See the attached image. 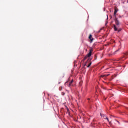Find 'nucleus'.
<instances>
[{
  "mask_svg": "<svg viewBox=\"0 0 128 128\" xmlns=\"http://www.w3.org/2000/svg\"><path fill=\"white\" fill-rule=\"evenodd\" d=\"M110 76V74H104L102 76V78L105 80H114L115 78H116L118 76V74L112 75L110 78H108V76Z\"/></svg>",
  "mask_w": 128,
  "mask_h": 128,
  "instance_id": "nucleus-1",
  "label": "nucleus"
},
{
  "mask_svg": "<svg viewBox=\"0 0 128 128\" xmlns=\"http://www.w3.org/2000/svg\"><path fill=\"white\" fill-rule=\"evenodd\" d=\"M117 88L120 92H128V88L124 86L119 85L117 86Z\"/></svg>",
  "mask_w": 128,
  "mask_h": 128,
  "instance_id": "nucleus-2",
  "label": "nucleus"
},
{
  "mask_svg": "<svg viewBox=\"0 0 128 128\" xmlns=\"http://www.w3.org/2000/svg\"><path fill=\"white\" fill-rule=\"evenodd\" d=\"M86 46H88V48H90V50H89V53L87 54V56L90 58V60H92V58H91L92 56V50L94 49V47H90L88 44H86Z\"/></svg>",
  "mask_w": 128,
  "mask_h": 128,
  "instance_id": "nucleus-3",
  "label": "nucleus"
},
{
  "mask_svg": "<svg viewBox=\"0 0 128 128\" xmlns=\"http://www.w3.org/2000/svg\"><path fill=\"white\" fill-rule=\"evenodd\" d=\"M114 32H120L122 30V28H118V27L116 25H114Z\"/></svg>",
  "mask_w": 128,
  "mask_h": 128,
  "instance_id": "nucleus-4",
  "label": "nucleus"
},
{
  "mask_svg": "<svg viewBox=\"0 0 128 128\" xmlns=\"http://www.w3.org/2000/svg\"><path fill=\"white\" fill-rule=\"evenodd\" d=\"M114 20L116 22V24L118 28H120L119 26L120 24V20H118V18H115L114 19Z\"/></svg>",
  "mask_w": 128,
  "mask_h": 128,
  "instance_id": "nucleus-5",
  "label": "nucleus"
},
{
  "mask_svg": "<svg viewBox=\"0 0 128 128\" xmlns=\"http://www.w3.org/2000/svg\"><path fill=\"white\" fill-rule=\"evenodd\" d=\"M122 102L126 104H128V98H123L122 99Z\"/></svg>",
  "mask_w": 128,
  "mask_h": 128,
  "instance_id": "nucleus-6",
  "label": "nucleus"
},
{
  "mask_svg": "<svg viewBox=\"0 0 128 128\" xmlns=\"http://www.w3.org/2000/svg\"><path fill=\"white\" fill-rule=\"evenodd\" d=\"M88 38L90 40V44H92V42H94V38H92V34H90Z\"/></svg>",
  "mask_w": 128,
  "mask_h": 128,
  "instance_id": "nucleus-7",
  "label": "nucleus"
},
{
  "mask_svg": "<svg viewBox=\"0 0 128 128\" xmlns=\"http://www.w3.org/2000/svg\"><path fill=\"white\" fill-rule=\"evenodd\" d=\"M61 114L64 118V116H66V110L64 108H62L61 109Z\"/></svg>",
  "mask_w": 128,
  "mask_h": 128,
  "instance_id": "nucleus-8",
  "label": "nucleus"
},
{
  "mask_svg": "<svg viewBox=\"0 0 128 128\" xmlns=\"http://www.w3.org/2000/svg\"><path fill=\"white\" fill-rule=\"evenodd\" d=\"M82 72L85 74L86 72V68L83 67L82 68Z\"/></svg>",
  "mask_w": 128,
  "mask_h": 128,
  "instance_id": "nucleus-9",
  "label": "nucleus"
},
{
  "mask_svg": "<svg viewBox=\"0 0 128 128\" xmlns=\"http://www.w3.org/2000/svg\"><path fill=\"white\" fill-rule=\"evenodd\" d=\"M114 14H118V12L120 10L118 8H114Z\"/></svg>",
  "mask_w": 128,
  "mask_h": 128,
  "instance_id": "nucleus-10",
  "label": "nucleus"
},
{
  "mask_svg": "<svg viewBox=\"0 0 128 128\" xmlns=\"http://www.w3.org/2000/svg\"><path fill=\"white\" fill-rule=\"evenodd\" d=\"M72 84H74V80H71L70 82L68 84V87L70 88L72 86H74Z\"/></svg>",
  "mask_w": 128,
  "mask_h": 128,
  "instance_id": "nucleus-11",
  "label": "nucleus"
},
{
  "mask_svg": "<svg viewBox=\"0 0 128 128\" xmlns=\"http://www.w3.org/2000/svg\"><path fill=\"white\" fill-rule=\"evenodd\" d=\"M120 48H119L118 50H116V51H115L114 53L113 54H116V52H120Z\"/></svg>",
  "mask_w": 128,
  "mask_h": 128,
  "instance_id": "nucleus-12",
  "label": "nucleus"
},
{
  "mask_svg": "<svg viewBox=\"0 0 128 128\" xmlns=\"http://www.w3.org/2000/svg\"><path fill=\"white\" fill-rule=\"evenodd\" d=\"M92 62H90V64L88 66H87V68H90V66H92Z\"/></svg>",
  "mask_w": 128,
  "mask_h": 128,
  "instance_id": "nucleus-13",
  "label": "nucleus"
},
{
  "mask_svg": "<svg viewBox=\"0 0 128 128\" xmlns=\"http://www.w3.org/2000/svg\"><path fill=\"white\" fill-rule=\"evenodd\" d=\"M122 108L124 110H128V108L126 106H122Z\"/></svg>",
  "mask_w": 128,
  "mask_h": 128,
  "instance_id": "nucleus-14",
  "label": "nucleus"
},
{
  "mask_svg": "<svg viewBox=\"0 0 128 128\" xmlns=\"http://www.w3.org/2000/svg\"><path fill=\"white\" fill-rule=\"evenodd\" d=\"M114 19L115 18H116V14L114 13Z\"/></svg>",
  "mask_w": 128,
  "mask_h": 128,
  "instance_id": "nucleus-15",
  "label": "nucleus"
},
{
  "mask_svg": "<svg viewBox=\"0 0 128 128\" xmlns=\"http://www.w3.org/2000/svg\"><path fill=\"white\" fill-rule=\"evenodd\" d=\"M98 60V56L96 55H94V60Z\"/></svg>",
  "mask_w": 128,
  "mask_h": 128,
  "instance_id": "nucleus-16",
  "label": "nucleus"
},
{
  "mask_svg": "<svg viewBox=\"0 0 128 128\" xmlns=\"http://www.w3.org/2000/svg\"><path fill=\"white\" fill-rule=\"evenodd\" d=\"M66 108L68 112H70V108H68V106H66Z\"/></svg>",
  "mask_w": 128,
  "mask_h": 128,
  "instance_id": "nucleus-17",
  "label": "nucleus"
},
{
  "mask_svg": "<svg viewBox=\"0 0 128 128\" xmlns=\"http://www.w3.org/2000/svg\"><path fill=\"white\" fill-rule=\"evenodd\" d=\"M100 116H102V118H105L106 116H104V114H102V113H100Z\"/></svg>",
  "mask_w": 128,
  "mask_h": 128,
  "instance_id": "nucleus-18",
  "label": "nucleus"
},
{
  "mask_svg": "<svg viewBox=\"0 0 128 128\" xmlns=\"http://www.w3.org/2000/svg\"><path fill=\"white\" fill-rule=\"evenodd\" d=\"M105 120H106L108 122H110V119H108V116H106V118H105Z\"/></svg>",
  "mask_w": 128,
  "mask_h": 128,
  "instance_id": "nucleus-19",
  "label": "nucleus"
},
{
  "mask_svg": "<svg viewBox=\"0 0 128 128\" xmlns=\"http://www.w3.org/2000/svg\"><path fill=\"white\" fill-rule=\"evenodd\" d=\"M108 22H106V24H105V26H108Z\"/></svg>",
  "mask_w": 128,
  "mask_h": 128,
  "instance_id": "nucleus-20",
  "label": "nucleus"
},
{
  "mask_svg": "<svg viewBox=\"0 0 128 128\" xmlns=\"http://www.w3.org/2000/svg\"><path fill=\"white\" fill-rule=\"evenodd\" d=\"M102 29L101 28V29H100V30H99L98 32V34L100 33V32H102Z\"/></svg>",
  "mask_w": 128,
  "mask_h": 128,
  "instance_id": "nucleus-21",
  "label": "nucleus"
},
{
  "mask_svg": "<svg viewBox=\"0 0 128 128\" xmlns=\"http://www.w3.org/2000/svg\"><path fill=\"white\" fill-rule=\"evenodd\" d=\"M102 88H103V90H106V88L104 87V86H102Z\"/></svg>",
  "mask_w": 128,
  "mask_h": 128,
  "instance_id": "nucleus-22",
  "label": "nucleus"
},
{
  "mask_svg": "<svg viewBox=\"0 0 128 128\" xmlns=\"http://www.w3.org/2000/svg\"><path fill=\"white\" fill-rule=\"evenodd\" d=\"M62 96H66V93H64V92H62Z\"/></svg>",
  "mask_w": 128,
  "mask_h": 128,
  "instance_id": "nucleus-23",
  "label": "nucleus"
},
{
  "mask_svg": "<svg viewBox=\"0 0 128 128\" xmlns=\"http://www.w3.org/2000/svg\"><path fill=\"white\" fill-rule=\"evenodd\" d=\"M108 122H109V124H110V126H112V122L109 121Z\"/></svg>",
  "mask_w": 128,
  "mask_h": 128,
  "instance_id": "nucleus-24",
  "label": "nucleus"
},
{
  "mask_svg": "<svg viewBox=\"0 0 128 128\" xmlns=\"http://www.w3.org/2000/svg\"><path fill=\"white\" fill-rule=\"evenodd\" d=\"M60 91L62 90V86L61 88H60Z\"/></svg>",
  "mask_w": 128,
  "mask_h": 128,
  "instance_id": "nucleus-25",
  "label": "nucleus"
},
{
  "mask_svg": "<svg viewBox=\"0 0 128 128\" xmlns=\"http://www.w3.org/2000/svg\"><path fill=\"white\" fill-rule=\"evenodd\" d=\"M86 66H88V65H87L86 64H85L84 65V68H86Z\"/></svg>",
  "mask_w": 128,
  "mask_h": 128,
  "instance_id": "nucleus-26",
  "label": "nucleus"
},
{
  "mask_svg": "<svg viewBox=\"0 0 128 128\" xmlns=\"http://www.w3.org/2000/svg\"><path fill=\"white\" fill-rule=\"evenodd\" d=\"M68 81H67L66 83H65V86H66V84H68Z\"/></svg>",
  "mask_w": 128,
  "mask_h": 128,
  "instance_id": "nucleus-27",
  "label": "nucleus"
},
{
  "mask_svg": "<svg viewBox=\"0 0 128 128\" xmlns=\"http://www.w3.org/2000/svg\"><path fill=\"white\" fill-rule=\"evenodd\" d=\"M107 20H108V15H107V19H106Z\"/></svg>",
  "mask_w": 128,
  "mask_h": 128,
  "instance_id": "nucleus-28",
  "label": "nucleus"
},
{
  "mask_svg": "<svg viewBox=\"0 0 128 128\" xmlns=\"http://www.w3.org/2000/svg\"><path fill=\"white\" fill-rule=\"evenodd\" d=\"M116 122H118V124H120V122H118V120H116Z\"/></svg>",
  "mask_w": 128,
  "mask_h": 128,
  "instance_id": "nucleus-29",
  "label": "nucleus"
},
{
  "mask_svg": "<svg viewBox=\"0 0 128 128\" xmlns=\"http://www.w3.org/2000/svg\"><path fill=\"white\" fill-rule=\"evenodd\" d=\"M96 46V44H94L93 46L94 47V46Z\"/></svg>",
  "mask_w": 128,
  "mask_h": 128,
  "instance_id": "nucleus-30",
  "label": "nucleus"
},
{
  "mask_svg": "<svg viewBox=\"0 0 128 128\" xmlns=\"http://www.w3.org/2000/svg\"><path fill=\"white\" fill-rule=\"evenodd\" d=\"M122 18V16H119V18Z\"/></svg>",
  "mask_w": 128,
  "mask_h": 128,
  "instance_id": "nucleus-31",
  "label": "nucleus"
},
{
  "mask_svg": "<svg viewBox=\"0 0 128 128\" xmlns=\"http://www.w3.org/2000/svg\"><path fill=\"white\" fill-rule=\"evenodd\" d=\"M126 2H127V1H126L125 0V1L123 2V4H126Z\"/></svg>",
  "mask_w": 128,
  "mask_h": 128,
  "instance_id": "nucleus-32",
  "label": "nucleus"
},
{
  "mask_svg": "<svg viewBox=\"0 0 128 128\" xmlns=\"http://www.w3.org/2000/svg\"><path fill=\"white\" fill-rule=\"evenodd\" d=\"M88 18H90V16H88V19L87 20V22H88Z\"/></svg>",
  "mask_w": 128,
  "mask_h": 128,
  "instance_id": "nucleus-33",
  "label": "nucleus"
},
{
  "mask_svg": "<svg viewBox=\"0 0 128 128\" xmlns=\"http://www.w3.org/2000/svg\"><path fill=\"white\" fill-rule=\"evenodd\" d=\"M74 66V67H76V66H78V65L75 64V65Z\"/></svg>",
  "mask_w": 128,
  "mask_h": 128,
  "instance_id": "nucleus-34",
  "label": "nucleus"
},
{
  "mask_svg": "<svg viewBox=\"0 0 128 128\" xmlns=\"http://www.w3.org/2000/svg\"><path fill=\"white\" fill-rule=\"evenodd\" d=\"M126 2H127V4H128V0H126Z\"/></svg>",
  "mask_w": 128,
  "mask_h": 128,
  "instance_id": "nucleus-35",
  "label": "nucleus"
},
{
  "mask_svg": "<svg viewBox=\"0 0 128 128\" xmlns=\"http://www.w3.org/2000/svg\"><path fill=\"white\" fill-rule=\"evenodd\" d=\"M58 100V102H60V100Z\"/></svg>",
  "mask_w": 128,
  "mask_h": 128,
  "instance_id": "nucleus-36",
  "label": "nucleus"
},
{
  "mask_svg": "<svg viewBox=\"0 0 128 128\" xmlns=\"http://www.w3.org/2000/svg\"><path fill=\"white\" fill-rule=\"evenodd\" d=\"M74 64H76V61H74Z\"/></svg>",
  "mask_w": 128,
  "mask_h": 128,
  "instance_id": "nucleus-37",
  "label": "nucleus"
},
{
  "mask_svg": "<svg viewBox=\"0 0 128 128\" xmlns=\"http://www.w3.org/2000/svg\"><path fill=\"white\" fill-rule=\"evenodd\" d=\"M82 86V84H80V86Z\"/></svg>",
  "mask_w": 128,
  "mask_h": 128,
  "instance_id": "nucleus-38",
  "label": "nucleus"
},
{
  "mask_svg": "<svg viewBox=\"0 0 128 128\" xmlns=\"http://www.w3.org/2000/svg\"><path fill=\"white\" fill-rule=\"evenodd\" d=\"M58 84H60V82H58Z\"/></svg>",
  "mask_w": 128,
  "mask_h": 128,
  "instance_id": "nucleus-39",
  "label": "nucleus"
},
{
  "mask_svg": "<svg viewBox=\"0 0 128 128\" xmlns=\"http://www.w3.org/2000/svg\"><path fill=\"white\" fill-rule=\"evenodd\" d=\"M56 98H58V96H56Z\"/></svg>",
  "mask_w": 128,
  "mask_h": 128,
  "instance_id": "nucleus-40",
  "label": "nucleus"
},
{
  "mask_svg": "<svg viewBox=\"0 0 128 128\" xmlns=\"http://www.w3.org/2000/svg\"><path fill=\"white\" fill-rule=\"evenodd\" d=\"M62 78H64V76H63V77H62Z\"/></svg>",
  "mask_w": 128,
  "mask_h": 128,
  "instance_id": "nucleus-41",
  "label": "nucleus"
},
{
  "mask_svg": "<svg viewBox=\"0 0 128 128\" xmlns=\"http://www.w3.org/2000/svg\"><path fill=\"white\" fill-rule=\"evenodd\" d=\"M54 96H56H56L54 95Z\"/></svg>",
  "mask_w": 128,
  "mask_h": 128,
  "instance_id": "nucleus-42",
  "label": "nucleus"
},
{
  "mask_svg": "<svg viewBox=\"0 0 128 128\" xmlns=\"http://www.w3.org/2000/svg\"><path fill=\"white\" fill-rule=\"evenodd\" d=\"M110 12H112V10H110Z\"/></svg>",
  "mask_w": 128,
  "mask_h": 128,
  "instance_id": "nucleus-43",
  "label": "nucleus"
},
{
  "mask_svg": "<svg viewBox=\"0 0 128 128\" xmlns=\"http://www.w3.org/2000/svg\"><path fill=\"white\" fill-rule=\"evenodd\" d=\"M59 118H60V120H61L60 118V117H59Z\"/></svg>",
  "mask_w": 128,
  "mask_h": 128,
  "instance_id": "nucleus-44",
  "label": "nucleus"
},
{
  "mask_svg": "<svg viewBox=\"0 0 128 128\" xmlns=\"http://www.w3.org/2000/svg\"><path fill=\"white\" fill-rule=\"evenodd\" d=\"M54 112H56V110L54 109Z\"/></svg>",
  "mask_w": 128,
  "mask_h": 128,
  "instance_id": "nucleus-45",
  "label": "nucleus"
},
{
  "mask_svg": "<svg viewBox=\"0 0 128 128\" xmlns=\"http://www.w3.org/2000/svg\"><path fill=\"white\" fill-rule=\"evenodd\" d=\"M104 12H106V10H104Z\"/></svg>",
  "mask_w": 128,
  "mask_h": 128,
  "instance_id": "nucleus-46",
  "label": "nucleus"
}]
</instances>
